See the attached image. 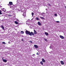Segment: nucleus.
Segmentation results:
<instances>
[{
	"label": "nucleus",
	"instance_id": "b1692460",
	"mask_svg": "<svg viewBox=\"0 0 66 66\" xmlns=\"http://www.w3.org/2000/svg\"><path fill=\"white\" fill-rule=\"evenodd\" d=\"M15 7H17V6H18V5H17V4H16L15 5Z\"/></svg>",
	"mask_w": 66,
	"mask_h": 66
},
{
	"label": "nucleus",
	"instance_id": "1a4fd4ad",
	"mask_svg": "<svg viewBox=\"0 0 66 66\" xmlns=\"http://www.w3.org/2000/svg\"><path fill=\"white\" fill-rule=\"evenodd\" d=\"M3 61L4 62H7V60L5 59H3Z\"/></svg>",
	"mask_w": 66,
	"mask_h": 66
},
{
	"label": "nucleus",
	"instance_id": "4468645a",
	"mask_svg": "<svg viewBox=\"0 0 66 66\" xmlns=\"http://www.w3.org/2000/svg\"><path fill=\"white\" fill-rule=\"evenodd\" d=\"M9 3V4H10V5H12V4H13V2H10Z\"/></svg>",
	"mask_w": 66,
	"mask_h": 66
},
{
	"label": "nucleus",
	"instance_id": "ddd939ff",
	"mask_svg": "<svg viewBox=\"0 0 66 66\" xmlns=\"http://www.w3.org/2000/svg\"><path fill=\"white\" fill-rule=\"evenodd\" d=\"M41 15L42 16H45V13H42Z\"/></svg>",
	"mask_w": 66,
	"mask_h": 66
},
{
	"label": "nucleus",
	"instance_id": "f8f14e48",
	"mask_svg": "<svg viewBox=\"0 0 66 66\" xmlns=\"http://www.w3.org/2000/svg\"><path fill=\"white\" fill-rule=\"evenodd\" d=\"M31 35H31V36L32 35H34V33L33 32H31Z\"/></svg>",
	"mask_w": 66,
	"mask_h": 66
},
{
	"label": "nucleus",
	"instance_id": "c9c22d12",
	"mask_svg": "<svg viewBox=\"0 0 66 66\" xmlns=\"http://www.w3.org/2000/svg\"><path fill=\"white\" fill-rule=\"evenodd\" d=\"M23 39H22V42H23Z\"/></svg>",
	"mask_w": 66,
	"mask_h": 66
},
{
	"label": "nucleus",
	"instance_id": "2f4dec72",
	"mask_svg": "<svg viewBox=\"0 0 66 66\" xmlns=\"http://www.w3.org/2000/svg\"><path fill=\"white\" fill-rule=\"evenodd\" d=\"M35 55V54H33V55H32V56H34Z\"/></svg>",
	"mask_w": 66,
	"mask_h": 66
},
{
	"label": "nucleus",
	"instance_id": "a878e982",
	"mask_svg": "<svg viewBox=\"0 0 66 66\" xmlns=\"http://www.w3.org/2000/svg\"><path fill=\"white\" fill-rule=\"evenodd\" d=\"M30 43H31V44H32V43H33V42H32V41H29Z\"/></svg>",
	"mask_w": 66,
	"mask_h": 66
},
{
	"label": "nucleus",
	"instance_id": "423d86ee",
	"mask_svg": "<svg viewBox=\"0 0 66 66\" xmlns=\"http://www.w3.org/2000/svg\"><path fill=\"white\" fill-rule=\"evenodd\" d=\"M1 28L3 29V30H4V26L2 25H1Z\"/></svg>",
	"mask_w": 66,
	"mask_h": 66
},
{
	"label": "nucleus",
	"instance_id": "c85d7f7f",
	"mask_svg": "<svg viewBox=\"0 0 66 66\" xmlns=\"http://www.w3.org/2000/svg\"><path fill=\"white\" fill-rule=\"evenodd\" d=\"M56 22H57V23H59V22H60V21H56Z\"/></svg>",
	"mask_w": 66,
	"mask_h": 66
},
{
	"label": "nucleus",
	"instance_id": "5701e85b",
	"mask_svg": "<svg viewBox=\"0 0 66 66\" xmlns=\"http://www.w3.org/2000/svg\"><path fill=\"white\" fill-rule=\"evenodd\" d=\"M0 14H1V15L2 14V11H1V10H0Z\"/></svg>",
	"mask_w": 66,
	"mask_h": 66
},
{
	"label": "nucleus",
	"instance_id": "7c9ffc66",
	"mask_svg": "<svg viewBox=\"0 0 66 66\" xmlns=\"http://www.w3.org/2000/svg\"><path fill=\"white\" fill-rule=\"evenodd\" d=\"M8 16H11V15H8Z\"/></svg>",
	"mask_w": 66,
	"mask_h": 66
},
{
	"label": "nucleus",
	"instance_id": "aec40b11",
	"mask_svg": "<svg viewBox=\"0 0 66 66\" xmlns=\"http://www.w3.org/2000/svg\"><path fill=\"white\" fill-rule=\"evenodd\" d=\"M2 44H4V45H5V44H6V43H5L4 42H3Z\"/></svg>",
	"mask_w": 66,
	"mask_h": 66
},
{
	"label": "nucleus",
	"instance_id": "9d476101",
	"mask_svg": "<svg viewBox=\"0 0 66 66\" xmlns=\"http://www.w3.org/2000/svg\"><path fill=\"white\" fill-rule=\"evenodd\" d=\"M42 60L43 62V63H45V60L43 59H42Z\"/></svg>",
	"mask_w": 66,
	"mask_h": 66
},
{
	"label": "nucleus",
	"instance_id": "ea45409f",
	"mask_svg": "<svg viewBox=\"0 0 66 66\" xmlns=\"http://www.w3.org/2000/svg\"><path fill=\"white\" fill-rule=\"evenodd\" d=\"M26 24H27V23H26Z\"/></svg>",
	"mask_w": 66,
	"mask_h": 66
},
{
	"label": "nucleus",
	"instance_id": "7ed1b4c3",
	"mask_svg": "<svg viewBox=\"0 0 66 66\" xmlns=\"http://www.w3.org/2000/svg\"><path fill=\"white\" fill-rule=\"evenodd\" d=\"M60 38H61V39H64V37H63V36H61V35H60L59 36Z\"/></svg>",
	"mask_w": 66,
	"mask_h": 66
},
{
	"label": "nucleus",
	"instance_id": "e433bc0d",
	"mask_svg": "<svg viewBox=\"0 0 66 66\" xmlns=\"http://www.w3.org/2000/svg\"><path fill=\"white\" fill-rule=\"evenodd\" d=\"M65 8L66 9V6H65Z\"/></svg>",
	"mask_w": 66,
	"mask_h": 66
},
{
	"label": "nucleus",
	"instance_id": "0eeeda50",
	"mask_svg": "<svg viewBox=\"0 0 66 66\" xmlns=\"http://www.w3.org/2000/svg\"><path fill=\"white\" fill-rule=\"evenodd\" d=\"M38 24L39 26H42V24L40 23L39 22H38Z\"/></svg>",
	"mask_w": 66,
	"mask_h": 66
},
{
	"label": "nucleus",
	"instance_id": "2eb2a0df",
	"mask_svg": "<svg viewBox=\"0 0 66 66\" xmlns=\"http://www.w3.org/2000/svg\"><path fill=\"white\" fill-rule=\"evenodd\" d=\"M45 34L47 36L48 35V33L46 32H45Z\"/></svg>",
	"mask_w": 66,
	"mask_h": 66
},
{
	"label": "nucleus",
	"instance_id": "c756f323",
	"mask_svg": "<svg viewBox=\"0 0 66 66\" xmlns=\"http://www.w3.org/2000/svg\"><path fill=\"white\" fill-rule=\"evenodd\" d=\"M55 16H57V14H55Z\"/></svg>",
	"mask_w": 66,
	"mask_h": 66
},
{
	"label": "nucleus",
	"instance_id": "20e7f679",
	"mask_svg": "<svg viewBox=\"0 0 66 66\" xmlns=\"http://www.w3.org/2000/svg\"><path fill=\"white\" fill-rule=\"evenodd\" d=\"M61 63L62 65H64V62L63 61H61Z\"/></svg>",
	"mask_w": 66,
	"mask_h": 66
},
{
	"label": "nucleus",
	"instance_id": "a211bd4d",
	"mask_svg": "<svg viewBox=\"0 0 66 66\" xmlns=\"http://www.w3.org/2000/svg\"><path fill=\"white\" fill-rule=\"evenodd\" d=\"M14 22L15 24H18V23L16 21H15Z\"/></svg>",
	"mask_w": 66,
	"mask_h": 66
},
{
	"label": "nucleus",
	"instance_id": "f257e3e1",
	"mask_svg": "<svg viewBox=\"0 0 66 66\" xmlns=\"http://www.w3.org/2000/svg\"><path fill=\"white\" fill-rule=\"evenodd\" d=\"M26 34H29V35H31V33L30 32V31H29L28 30H26Z\"/></svg>",
	"mask_w": 66,
	"mask_h": 66
},
{
	"label": "nucleus",
	"instance_id": "6ab92c4d",
	"mask_svg": "<svg viewBox=\"0 0 66 66\" xmlns=\"http://www.w3.org/2000/svg\"><path fill=\"white\" fill-rule=\"evenodd\" d=\"M20 33L22 34H23L24 33V32H23V31H21L20 32Z\"/></svg>",
	"mask_w": 66,
	"mask_h": 66
},
{
	"label": "nucleus",
	"instance_id": "f704fd0d",
	"mask_svg": "<svg viewBox=\"0 0 66 66\" xmlns=\"http://www.w3.org/2000/svg\"><path fill=\"white\" fill-rule=\"evenodd\" d=\"M37 55H38V53H37Z\"/></svg>",
	"mask_w": 66,
	"mask_h": 66
},
{
	"label": "nucleus",
	"instance_id": "58836bf2",
	"mask_svg": "<svg viewBox=\"0 0 66 66\" xmlns=\"http://www.w3.org/2000/svg\"><path fill=\"white\" fill-rule=\"evenodd\" d=\"M32 19H31V20H32Z\"/></svg>",
	"mask_w": 66,
	"mask_h": 66
},
{
	"label": "nucleus",
	"instance_id": "f03ea898",
	"mask_svg": "<svg viewBox=\"0 0 66 66\" xmlns=\"http://www.w3.org/2000/svg\"><path fill=\"white\" fill-rule=\"evenodd\" d=\"M24 11V12H23V16L24 17H26V11H25V10H24L23 11Z\"/></svg>",
	"mask_w": 66,
	"mask_h": 66
},
{
	"label": "nucleus",
	"instance_id": "4c0bfd02",
	"mask_svg": "<svg viewBox=\"0 0 66 66\" xmlns=\"http://www.w3.org/2000/svg\"><path fill=\"white\" fill-rule=\"evenodd\" d=\"M18 20H17V21H18Z\"/></svg>",
	"mask_w": 66,
	"mask_h": 66
},
{
	"label": "nucleus",
	"instance_id": "393cba45",
	"mask_svg": "<svg viewBox=\"0 0 66 66\" xmlns=\"http://www.w3.org/2000/svg\"><path fill=\"white\" fill-rule=\"evenodd\" d=\"M31 14L32 15V16H33V15H34V13H33V12H32Z\"/></svg>",
	"mask_w": 66,
	"mask_h": 66
},
{
	"label": "nucleus",
	"instance_id": "6e6552de",
	"mask_svg": "<svg viewBox=\"0 0 66 66\" xmlns=\"http://www.w3.org/2000/svg\"><path fill=\"white\" fill-rule=\"evenodd\" d=\"M2 11H3L4 12H5L6 11V9L4 8H3L2 10Z\"/></svg>",
	"mask_w": 66,
	"mask_h": 66
},
{
	"label": "nucleus",
	"instance_id": "412c9836",
	"mask_svg": "<svg viewBox=\"0 0 66 66\" xmlns=\"http://www.w3.org/2000/svg\"><path fill=\"white\" fill-rule=\"evenodd\" d=\"M40 18H41L42 19H44V18L43 17H40Z\"/></svg>",
	"mask_w": 66,
	"mask_h": 66
},
{
	"label": "nucleus",
	"instance_id": "39448f33",
	"mask_svg": "<svg viewBox=\"0 0 66 66\" xmlns=\"http://www.w3.org/2000/svg\"><path fill=\"white\" fill-rule=\"evenodd\" d=\"M34 46L36 48H38V46L37 45H34Z\"/></svg>",
	"mask_w": 66,
	"mask_h": 66
},
{
	"label": "nucleus",
	"instance_id": "cd10ccee",
	"mask_svg": "<svg viewBox=\"0 0 66 66\" xmlns=\"http://www.w3.org/2000/svg\"><path fill=\"white\" fill-rule=\"evenodd\" d=\"M50 49H52V47L51 46L50 47Z\"/></svg>",
	"mask_w": 66,
	"mask_h": 66
},
{
	"label": "nucleus",
	"instance_id": "dca6fc26",
	"mask_svg": "<svg viewBox=\"0 0 66 66\" xmlns=\"http://www.w3.org/2000/svg\"><path fill=\"white\" fill-rule=\"evenodd\" d=\"M6 13H9V14H11V11L7 12Z\"/></svg>",
	"mask_w": 66,
	"mask_h": 66
},
{
	"label": "nucleus",
	"instance_id": "f3484780",
	"mask_svg": "<svg viewBox=\"0 0 66 66\" xmlns=\"http://www.w3.org/2000/svg\"><path fill=\"white\" fill-rule=\"evenodd\" d=\"M36 19L37 20H38V21L39 20V18H38V17H36Z\"/></svg>",
	"mask_w": 66,
	"mask_h": 66
},
{
	"label": "nucleus",
	"instance_id": "72a5a7b5",
	"mask_svg": "<svg viewBox=\"0 0 66 66\" xmlns=\"http://www.w3.org/2000/svg\"><path fill=\"white\" fill-rule=\"evenodd\" d=\"M8 43L9 44H11V43H10V41H9V42H8Z\"/></svg>",
	"mask_w": 66,
	"mask_h": 66
},
{
	"label": "nucleus",
	"instance_id": "4be33fe9",
	"mask_svg": "<svg viewBox=\"0 0 66 66\" xmlns=\"http://www.w3.org/2000/svg\"><path fill=\"white\" fill-rule=\"evenodd\" d=\"M40 63L42 65H43V63L42 61H41Z\"/></svg>",
	"mask_w": 66,
	"mask_h": 66
},
{
	"label": "nucleus",
	"instance_id": "bb28decb",
	"mask_svg": "<svg viewBox=\"0 0 66 66\" xmlns=\"http://www.w3.org/2000/svg\"><path fill=\"white\" fill-rule=\"evenodd\" d=\"M44 40L45 41H46V42L47 41V40L46 39H44Z\"/></svg>",
	"mask_w": 66,
	"mask_h": 66
},
{
	"label": "nucleus",
	"instance_id": "473e14b6",
	"mask_svg": "<svg viewBox=\"0 0 66 66\" xmlns=\"http://www.w3.org/2000/svg\"><path fill=\"white\" fill-rule=\"evenodd\" d=\"M48 5H49V6H51V5L50 4H48Z\"/></svg>",
	"mask_w": 66,
	"mask_h": 66
},
{
	"label": "nucleus",
	"instance_id": "9b49d317",
	"mask_svg": "<svg viewBox=\"0 0 66 66\" xmlns=\"http://www.w3.org/2000/svg\"><path fill=\"white\" fill-rule=\"evenodd\" d=\"M34 34H37V32H36V30L34 29Z\"/></svg>",
	"mask_w": 66,
	"mask_h": 66
}]
</instances>
